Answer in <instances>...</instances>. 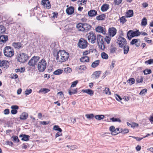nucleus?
Returning <instances> with one entry per match:
<instances>
[{
	"mask_svg": "<svg viewBox=\"0 0 153 153\" xmlns=\"http://www.w3.org/2000/svg\"><path fill=\"white\" fill-rule=\"evenodd\" d=\"M53 54L59 64L67 61L69 56V53L64 50H60L57 53H54Z\"/></svg>",
	"mask_w": 153,
	"mask_h": 153,
	"instance_id": "obj_1",
	"label": "nucleus"
},
{
	"mask_svg": "<svg viewBox=\"0 0 153 153\" xmlns=\"http://www.w3.org/2000/svg\"><path fill=\"white\" fill-rule=\"evenodd\" d=\"M76 27L78 30L83 32H87L91 28L90 25L86 23H79L76 24Z\"/></svg>",
	"mask_w": 153,
	"mask_h": 153,
	"instance_id": "obj_2",
	"label": "nucleus"
},
{
	"mask_svg": "<svg viewBox=\"0 0 153 153\" xmlns=\"http://www.w3.org/2000/svg\"><path fill=\"white\" fill-rule=\"evenodd\" d=\"M16 58L18 61L23 63L26 62L29 57L27 54L25 53H19L17 54Z\"/></svg>",
	"mask_w": 153,
	"mask_h": 153,
	"instance_id": "obj_3",
	"label": "nucleus"
},
{
	"mask_svg": "<svg viewBox=\"0 0 153 153\" xmlns=\"http://www.w3.org/2000/svg\"><path fill=\"white\" fill-rule=\"evenodd\" d=\"M4 56L8 57H11L14 54L13 49L10 46L5 47L4 49Z\"/></svg>",
	"mask_w": 153,
	"mask_h": 153,
	"instance_id": "obj_4",
	"label": "nucleus"
},
{
	"mask_svg": "<svg viewBox=\"0 0 153 153\" xmlns=\"http://www.w3.org/2000/svg\"><path fill=\"white\" fill-rule=\"evenodd\" d=\"M47 62L44 59H42L38 62L37 65L38 69L40 72L44 71L46 68Z\"/></svg>",
	"mask_w": 153,
	"mask_h": 153,
	"instance_id": "obj_5",
	"label": "nucleus"
},
{
	"mask_svg": "<svg viewBox=\"0 0 153 153\" xmlns=\"http://www.w3.org/2000/svg\"><path fill=\"white\" fill-rule=\"evenodd\" d=\"M39 59L40 57L38 56H34L28 62V64L29 66L31 68H34L35 65L36 64Z\"/></svg>",
	"mask_w": 153,
	"mask_h": 153,
	"instance_id": "obj_6",
	"label": "nucleus"
},
{
	"mask_svg": "<svg viewBox=\"0 0 153 153\" xmlns=\"http://www.w3.org/2000/svg\"><path fill=\"white\" fill-rule=\"evenodd\" d=\"M86 36L89 42L93 44L95 42L96 37L95 33L92 31H91L87 33Z\"/></svg>",
	"mask_w": 153,
	"mask_h": 153,
	"instance_id": "obj_7",
	"label": "nucleus"
},
{
	"mask_svg": "<svg viewBox=\"0 0 153 153\" xmlns=\"http://www.w3.org/2000/svg\"><path fill=\"white\" fill-rule=\"evenodd\" d=\"M97 41L100 48L101 50H104L105 47L104 45L103 36L100 35H97Z\"/></svg>",
	"mask_w": 153,
	"mask_h": 153,
	"instance_id": "obj_8",
	"label": "nucleus"
},
{
	"mask_svg": "<svg viewBox=\"0 0 153 153\" xmlns=\"http://www.w3.org/2000/svg\"><path fill=\"white\" fill-rule=\"evenodd\" d=\"M88 43L87 41L84 38H81L78 43V46L81 49H85L88 46Z\"/></svg>",
	"mask_w": 153,
	"mask_h": 153,
	"instance_id": "obj_9",
	"label": "nucleus"
},
{
	"mask_svg": "<svg viewBox=\"0 0 153 153\" xmlns=\"http://www.w3.org/2000/svg\"><path fill=\"white\" fill-rule=\"evenodd\" d=\"M117 43L120 47H123V46L127 44V42L126 39L123 37L120 36L117 40Z\"/></svg>",
	"mask_w": 153,
	"mask_h": 153,
	"instance_id": "obj_10",
	"label": "nucleus"
},
{
	"mask_svg": "<svg viewBox=\"0 0 153 153\" xmlns=\"http://www.w3.org/2000/svg\"><path fill=\"white\" fill-rule=\"evenodd\" d=\"M41 4L45 9H49L51 8V5L49 0H42Z\"/></svg>",
	"mask_w": 153,
	"mask_h": 153,
	"instance_id": "obj_11",
	"label": "nucleus"
},
{
	"mask_svg": "<svg viewBox=\"0 0 153 153\" xmlns=\"http://www.w3.org/2000/svg\"><path fill=\"white\" fill-rule=\"evenodd\" d=\"M96 31L103 35L106 34V29L105 26H98L95 28Z\"/></svg>",
	"mask_w": 153,
	"mask_h": 153,
	"instance_id": "obj_12",
	"label": "nucleus"
},
{
	"mask_svg": "<svg viewBox=\"0 0 153 153\" xmlns=\"http://www.w3.org/2000/svg\"><path fill=\"white\" fill-rule=\"evenodd\" d=\"M67 7L66 10V12L68 15H71L73 14L74 12V7L70 6L69 7L68 5L66 6Z\"/></svg>",
	"mask_w": 153,
	"mask_h": 153,
	"instance_id": "obj_13",
	"label": "nucleus"
},
{
	"mask_svg": "<svg viewBox=\"0 0 153 153\" xmlns=\"http://www.w3.org/2000/svg\"><path fill=\"white\" fill-rule=\"evenodd\" d=\"M117 30L115 27H112L109 28L108 29V33L109 35L112 37L114 36L117 33Z\"/></svg>",
	"mask_w": 153,
	"mask_h": 153,
	"instance_id": "obj_14",
	"label": "nucleus"
},
{
	"mask_svg": "<svg viewBox=\"0 0 153 153\" xmlns=\"http://www.w3.org/2000/svg\"><path fill=\"white\" fill-rule=\"evenodd\" d=\"M140 35V32L138 30L133 31L132 30H130L128 32V36L131 37H133L135 36H138Z\"/></svg>",
	"mask_w": 153,
	"mask_h": 153,
	"instance_id": "obj_15",
	"label": "nucleus"
},
{
	"mask_svg": "<svg viewBox=\"0 0 153 153\" xmlns=\"http://www.w3.org/2000/svg\"><path fill=\"white\" fill-rule=\"evenodd\" d=\"M9 65V62L6 60L0 61V66L4 68H7Z\"/></svg>",
	"mask_w": 153,
	"mask_h": 153,
	"instance_id": "obj_16",
	"label": "nucleus"
},
{
	"mask_svg": "<svg viewBox=\"0 0 153 153\" xmlns=\"http://www.w3.org/2000/svg\"><path fill=\"white\" fill-rule=\"evenodd\" d=\"M8 39V37L7 35H2L0 36V43L1 44H4Z\"/></svg>",
	"mask_w": 153,
	"mask_h": 153,
	"instance_id": "obj_17",
	"label": "nucleus"
},
{
	"mask_svg": "<svg viewBox=\"0 0 153 153\" xmlns=\"http://www.w3.org/2000/svg\"><path fill=\"white\" fill-rule=\"evenodd\" d=\"M101 73V71H100L94 72L92 75V78L93 79H96L99 77Z\"/></svg>",
	"mask_w": 153,
	"mask_h": 153,
	"instance_id": "obj_18",
	"label": "nucleus"
},
{
	"mask_svg": "<svg viewBox=\"0 0 153 153\" xmlns=\"http://www.w3.org/2000/svg\"><path fill=\"white\" fill-rule=\"evenodd\" d=\"M12 46L15 49H19L23 47V45L19 42H14L12 43Z\"/></svg>",
	"mask_w": 153,
	"mask_h": 153,
	"instance_id": "obj_19",
	"label": "nucleus"
},
{
	"mask_svg": "<svg viewBox=\"0 0 153 153\" xmlns=\"http://www.w3.org/2000/svg\"><path fill=\"white\" fill-rule=\"evenodd\" d=\"M80 61L81 62L83 63L88 62L90 61V58L89 57L87 56H84L80 58Z\"/></svg>",
	"mask_w": 153,
	"mask_h": 153,
	"instance_id": "obj_20",
	"label": "nucleus"
},
{
	"mask_svg": "<svg viewBox=\"0 0 153 153\" xmlns=\"http://www.w3.org/2000/svg\"><path fill=\"white\" fill-rule=\"evenodd\" d=\"M19 137H22L21 140L24 141H28L29 140L30 136L25 134H21L19 135Z\"/></svg>",
	"mask_w": 153,
	"mask_h": 153,
	"instance_id": "obj_21",
	"label": "nucleus"
},
{
	"mask_svg": "<svg viewBox=\"0 0 153 153\" xmlns=\"http://www.w3.org/2000/svg\"><path fill=\"white\" fill-rule=\"evenodd\" d=\"M97 11L94 10H91L88 12V15L91 17L95 16L97 15Z\"/></svg>",
	"mask_w": 153,
	"mask_h": 153,
	"instance_id": "obj_22",
	"label": "nucleus"
},
{
	"mask_svg": "<svg viewBox=\"0 0 153 153\" xmlns=\"http://www.w3.org/2000/svg\"><path fill=\"white\" fill-rule=\"evenodd\" d=\"M109 5L107 4H104L101 6V10L102 12H105L109 8Z\"/></svg>",
	"mask_w": 153,
	"mask_h": 153,
	"instance_id": "obj_23",
	"label": "nucleus"
},
{
	"mask_svg": "<svg viewBox=\"0 0 153 153\" xmlns=\"http://www.w3.org/2000/svg\"><path fill=\"white\" fill-rule=\"evenodd\" d=\"M82 91L83 93H86L91 96L93 95L94 93V91L90 89L82 90Z\"/></svg>",
	"mask_w": 153,
	"mask_h": 153,
	"instance_id": "obj_24",
	"label": "nucleus"
},
{
	"mask_svg": "<svg viewBox=\"0 0 153 153\" xmlns=\"http://www.w3.org/2000/svg\"><path fill=\"white\" fill-rule=\"evenodd\" d=\"M68 94L70 95L75 94L77 93V88H76L74 89H72V88L71 89V88L68 90Z\"/></svg>",
	"mask_w": 153,
	"mask_h": 153,
	"instance_id": "obj_25",
	"label": "nucleus"
},
{
	"mask_svg": "<svg viewBox=\"0 0 153 153\" xmlns=\"http://www.w3.org/2000/svg\"><path fill=\"white\" fill-rule=\"evenodd\" d=\"M133 11L132 10H129L126 13V17H130L133 16Z\"/></svg>",
	"mask_w": 153,
	"mask_h": 153,
	"instance_id": "obj_26",
	"label": "nucleus"
},
{
	"mask_svg": "<svg viewBox=\"0 0 153 153\" xmlns=\"http://www.w3.org/2000/svg\"><path fill=\"white\" fill-rule=\"evenodd\" d=\"M123 49V53L125 54H126L128 53L129 49V47L127 45H126L123 46V47H121Z\"/></svg>",
	"mask_w": 153,
	"mask_h": 153,
	"instance_id": "obj_27",
	"label": "nucleus"
},
{
	"mask_svg": "<svg viewBox=\"0 0 153 153\" xmlns=\"http://www.w3.org/2000/svg\"><path fill=\"white\" fill-rule=\"evenodd\" d=\"M28 117V114L25 112H23L20 116V119L22 120H25Z\"/></svg>",
	"mask_w": 153,
	"mask_h": 153,
	"instance_id": "obj_28",
	"label": "nucleus"
},
{
	"mask_svg": "<svg viewBox=\"0 0 153 153\" xmlns=\"http://www.w3.org/2000/svg\"><path fill=\"white\" fill-rule=\"evenodd\" d=\"M100 61L97 60L94 62L92 64L91 67L93 68H95L99 65Z\"/></svg>",
	"mask_w": 153,
	"mask_h": 153,
	"instance_id": "obj_29",
	"label": "nucleus"
},
{
	"mask_svg": "<svg viewBox=\"0 0 153 153\" xmlns=\"http://www.w3.org/2000/svg\"><path fill=\"white\" fill-rule=\"evenodd\" d=\"M130 44L132 45L135 44L137 47H139L140 45V43H138V40L136 39H133L131 41Z\"/></svg>",
	"mask_w": 153,
	"mask_h": 153,
	"instance_id": "obj_30",
	"label": "nucleus"
},
{
	"mask_svg": "<svg viewBox=\"0 0 153 153\" xmlns=\"http://www.w3.org/2000/svg\"><path fill=\"white\" fill-rule=\"evenodd\" d=\"M87 68L86 66L85 65H81L79 67H78L76 69L77 70L80 71H85Z\"/></svg>",
	"mask_w": 153,
	"mask_h": 153,
	"instance_id": "obj_31",
	"label": "nucleus"
},
{
	"mask_svg": "<svg viewBox=\"0 0 153 153\" xmlns=\"http://www.w3.org/2000/svg\"><path fill=\"white\" fill-rule=\"evenodd\" d=\"M105 17V15L104 14H102L97 16L96 19L98 20H104Z\"/></svg>",
	"mask_w": 153,
	"mask_h": 153,
	"instance_id": "obj_32",
	"label": "nucleus"
},
{
	"mask_svg": "<svg viewBox=\"0 0 153 153\" xmlns=\"http://www.w3.org/2000/svg\"><path fill=\"white\" fill-rule=\"evenodd\" d=\"M126 17L125 16H123L121 17L119 19L120 22L122 24H124L127 21Z\"/></svg>",
	"mask_w": 153,
	"mask_h": 153,
	"instance_id": "obj_33",
	"label": "nucleus"
},
{
	"mask_svg": "<svg viewBox=\"0 0 153 153\" xmlns=\"http://www.w3.org/2000/svg\"><path fill=\"white\" fill-rule=\"evenodd\" d=\"M105 117L103 115H97L95 116V118L97 120H100L104 119Z\"/></svg>",
	"mask_w": 153,
	"mask_h": 153,
	"instance_id": "obj_34",
	"label": "nucleus"
},
{
	"mask_svg": "<svg viewBox=\"0 0 153 153\" xmlns=\"http://www.w3.org/2000/svg\"><path fill=\"white\" fill-rule=\"evenodd\" d=\"M87 0H79L77 2L79 5H82L86 4Z\"/></svg>",
	"mask_w": 153,
	"mask_h": 153,
	"instance_id": "obj_35",
	"label": "nucleus"
},
{
	"mask_svg": "<svg viewBox=\"0 0 153 153\" xmlns=\"http://www.w3.org/2000/svg\"><path fill=\"white\" fill-rule=\"evenodd\" d=\"M103 92L107 95H110L111 94L110 89L108 88H105L104 90L103 91Z\"/></svg>",
	"mask_w": 153,
	"mask_h": 153,
	"instance_id": "obj_36",
	"label": "nucleus"
},
{
	"mask_svg": "<svg viewBox=\"0 0 153 153\" xmlns=\"http://www.w3.org/2000/svg\"><path fill=\"white\" fill-rule=\"evenodd\" d=\"M63 72V71L62 70L59 69L54 71L53 72V74L56 75H60L62 74Z\"/></svg>",
	"mask_w": 153,
	"mask_h": 153,
	"instance_id": "obj_37",
	"label": "nucleus"
},
{
	"mask_svg": "<svg viewBox=\"0 0 153 153\" xmlns=\"http://www.w3.org/2000/svg\"><path fill=\"white\" fill-rule=\"evenodd\" d=\"M127 82L130 85H132L134 84L135 82V80L134 78L129 79L127 81Z\"/></svg>",
	"mask_w": 153,
	"mask_h": 153,
	"instance_id": "obj_38",
	"label": "nucleus"
},
{
	"mask_svg": "<svg viewBox=\"0 0 153 153\" xmlns=\"http://www.w3.org/2000/svg\"><path fill=\"white\" fill-rule=\"evenodd\" d=\"M101 56L102 58L103 59H107L108 58V55L104 52L101 53Z\"/></svg>",
	"mask_w": 153,
	"mask_h": 153,
	"instance_id": "obj_39",
	"label": "nucleus"
},
{
	"mask_svg": "<svg viewBox=\"0 0 153 153\" xmlns=\"http://www.w3.org/2000/svg\"><path fill=\"white\" fill-rule=\"evenodd\" d=\"M143 77L142 76H138L136 79V81L137 83H142L143 82Z\"/></svg>",
	"mask_w": 153,
	"mask_h": 153,
	"instance_id": "obj_40",
	"label": "nucleus"
},
{
	"mask_svg": "<svg viewBox=\"0 0 153 153\" xmlns=\"http://www.w3.org/2000/svg\"><path fill=\"white\" fill-rule=\"evenodd\" d=\"M85 116L87 119L89 120L92 119L94 117V115L93 114H86Z\"/></svg>",
	"mask_w": 153,
	"mask_h": 153,
	"instance_id": "obj_41",
	"label": "nucleus"
},
{
	"mask_svg": "<svg viewBox=\"0 0 153 153\" xmlns=\"http://www.w3.org/2000/svg\"><path fill=\"white\" fill-rule=\"evenodd\" d=\"M147 20L146 17L143 18L141 22V25L143 26H145L147 24Z\"/></svg>",
	"mask_w": 153,
	"mask_h": 153,
	"instance_id": "obj_42",
	"label": "nucleus"
},
{
	"mask_svg": "<svg viewBox=\"0 0 153 153\" xmlns=\"http://www.w3.org/2000/svg\"><path fill=\"white\" fill-rule=\"evenodd\" d=\"M53 129L55 131H58L59 132H62V129L59 128V126L57 125H55L53 126Z\"/></svg>",
	"mask_w": 153,
	"mask_h": 153,
	"instance_id": "obj_43",
	"label": "nucleus"
},
{
	"mask_svg": "<svg viewBox=\"0 0 153 153\" xmlns=\"http://www.w3.org/2000/svg\"><path fill=\"white\" fill-rule=\"evenodd\" d=\"M110 119L113 122H118L120 123L121 122V120L119 118L112 117V118H110Z\"/></svg>",
	"mask_w": 153,
	"mask_h": 153,
	"instance_id": "obj_44",
	"label": "nucleus"
},
{
	"mask_svg": "<svg viewBox=\"0 0 153 153\" xmlns=\"http://www.w3.org/2000/svg\"><path fill=\"white\" fill-rule=\"evenodd\" d=\"M143 72L144 75H147L151 73L152 71L150 69H146L143 71Z\"/></svg>",
	"mask_w": 153,
	"mask_h": 153,
	"instance_id": "obj_45",
	"label": "nucleus"
},
{
	"mask_svg": "<svg viewBox=\"0 0 153 153\" xmlns=\"http://www.w3.org/2000/svg\"><path fill=\"white\" fill-rule=\"evenodd\" d=\"M129 131L128 129L124 128L123 129L122 128H121V133L123 134L128 133Z\"/></svg>",
	"mask_w": 153,
	"mask_h": 153,
	"instance_id": "obj_46",
	"label": "nucleus"
},
{
	"mask_svg": "<svg viewBox=\"0 0 153 153\" xmlns=\"http://www.w3.org/2000/svg\"><path fill=\"white\" fill-rule=\"evenodd\" d=\"M40 91L45 94L50 91V90L48 88H43L41 89Z\"/></svg>",
	"mask_w": 153,
	"mask_h": 153,
	"instance_id": "obj_47",
	"label": "nucleus"
},
{
	"mask_svg": "<svg viewBox=\"0 0 153 153\" xmlns=\"http://www.w3.org/2000/svg\"><path fill=\"white\" fill-rule=\"evenodd\" d=\"M5 28L2 25H0V33H3L5 31Z\"/></svg>",
	"mask_w": 153,
	"mask_h": 153,
	"instance_id": "obj_48",
	"label": "nucleus"
},
{
	"mask_svg": "<svg viewBox=\"0 0 153 153\" xmlns=\"http://www.w3.org/2000/svg\"><path fill=\"white\" fill-rule=\"evenodd\" d=\"M123 0H114V3L115 5H118L121 4Z\"/></svg>",
	"mask_w": 153,
	"mask_h": 153,
	"instance_id": "obj_49",
	"label": "nucleus"
},
{
	"mask_svg": "<svg viewBox=\"0 0 153 153\" xmlns=\"http://www.w3.org/2000/svg\"><path fill=\"white\" fill-rule=\"evenodd\" d=\"M91 53V50L89 49L88 50H85L82 53V55L84 56H86L88 54H89Z\"/></svg>",
	"mask_w": 153,
	"mask_h": 153,
	"instance_id": "obj_50",
	"label": "nucleus"
},
{
	"mask_svg": "<svg viewBox=\"0 0 153 153\" xmlns=\"http://www.w3.org/2000/svg\"><path fill=\"white\" fill-rule=\"evenodd\" d=\"M78 83V81L77 80L71 83V89L72 87H74L76 86L77 84Z\"/></svg>",
	"mask_w": 153,
	"mask_h": 153,
	"instance_id": "obj_51",
	"label": "nucleus"
},
{
	"mask_svg": "<svg viewBox=\"0 0 153 153\" xmlns=\"http://www.w3.org/2000/svg\"><path fill=\"white\" fill-rule=\"evenodd\" d=\"M64 71L66 73H70L72 71L71 68L68 67L65 68L64 69Z\"/></svg>",
	"mask_w": 153,
	"mask_h": 153,
	"instance_id": "obj_52",
	"label": "nucleus"
},
{
	"mask_svg": "<svg viewBox=\"0 0 153 153\" xmlns=\"http://www.w3.org/2000/svg\"><path fill=\"white\" fill-rule=\"evenodd\" d=\"M105 40L108 44L110 43L111 40V38L108 36H106L105 38Z\"/></svg>",
	"mask_w": 153,
	"mask_h": 153,
	"instance_id": "obj_53",
	"label": "nucleus"
},
{
	"mask_svg": "<svg viewBox=\"0 0 153 153\" xmlns=\"http://www.w3.org/2000/svg\"><path fill=\"white\" fill-rule=\"evenodd\" d=\"M147 92V90L145 88L142 89L140 92L139 93V95H143L145 93H146Z\"/></svg>",
	"mask_w": 153,
	"mask_h": 153,
	"instance_id": "obj_54",
	"label": "nucleus"
},
{
	"mask_svg": "<svg viewBox=\"0 0 153 153\" xmlns=\"http://www.w3.org/2000/svg\"><path fill=\"white\" fill-rule=\"evenodd\" d=\"M115 63V61L114 60H113L111 62V64L110 66V68L111 69H112L114 67V65Z\"/></svg>",
	"mask_w": 153,
	"mask_h": 153,
	"instance_id": "obj_55",
	"label": "nucleus"
},
{
	"mask_svg": "<svg viewBox=\"0 0 153 153\" xmlns=\"http://www.w3.org/2000/svg\"><path fill=\"white\" fill-rule=\"evenodd\" d=\"M32 90L31 89H27L25 91V94L26 95H29L32 92Z\"/></svg>",
	"mask_w": 153,
	"mask_h": 153,
	"instance_id": "obj_56",
	"label": "nucleus"
},
{
	"mask_svg": "<svg viewBox=\"0 0 153 153\" xmlns=\"http://www.w3.org/2000/svg\"><path fill=\"white\" fill-rule=\"evenodd\" d=\"M117 48L114 47H112L110 50V52L111 53H114L116 50Z\"/></svg>",
	"mask_w": 153,
	"mask_h": 153,
	"instance_id": "obj_57",
	"label": "nucleus"
},
{
	"mask_svg": "<svg viewBox=\"0 0 153 153\" xmlns=\"http://www.w3.org/2000/svg\"><path fill=\"white\" fill-rule=\"evenodd\" d=\"M13 140L16 142L17 143L19 141V140L18 139V137L17 136H15L13 137Z\"/></svg>",
	"mask_w": 153,
	"mask_h": 153,
	"instance_id": "obj_58",
	"label": "nucleus"
},
{
	"mask_svg": "<svg viewBox=\"0 0 153 153\" xmlns=\"http://www.w3.org/2000/svg\"><path fill=\"white\" fill-rule=\"evenodd\" d=\"M18 77V76L16 74H13L12 76L10 77L12 79H16Z\"/></svg>",
	"mask_w": 153,
	"mask_h": 153,
	"instance_id": "obj_59",
	"label": "nucleus"
},
{
	"mask_svg": "<svg viewBox=\"0 0 153 153\" xmlns=\"http://www.w3.org/2000/svg\"><path fill=\"white\" fill-rule=\"evenodd\" d=\"M146 63H147L149 64H153V59H150L145 62Z\"/></svg>",
	"mask_w": 153,
	"mask_h": 153,
	"instance_id": "obj_60",
	"label": "nucleus"
},
{
	"mask_svg": "<svg viewBox=\"0 0 153 153\" xmlns=\"http://www.w3.org/2000/svg\"><path fill=\"white\" fill-rule=\"evenodd\" d=\"M62 135V132H59H59H57L55 136V138H56L57 137H58L59 136H61Z\"/></svg>",
	"mask_w": 153,
	"mask_h": 153,
	"instance_id": "obj_61",
	"label": "nucleus"
},
{
	"mask_svg": "<svg viewBox=\"0 0 153 153\" xmlns=\"http://www.w3.org/2000/svg\"><path fill=\"white\" fill-rule=\"evenodd\" d=\"M115 129V127L113 126H111L109 128V130L111 132V134L113 132V131Z\"/></svg>",
	"mask_w": 153,
	"mask_h": 153,
	"instance_id": "obj_62",
	"label": "nucleus"
},
{
	"mask_svg": "<svg viewBox=\"0 0 153 153\" xmlns=\"http://www.w3.org/2000/svg\"><path fill=\"white\" fill-rule=\"evenodd\" d=\"M9 110L8 109H6L4 110V113L5 114H8L9 113Z\"/></svg>",
	"mask_w": 153,
	"mask_h": 153,
	"instance_id": "obj_63",
	"label": "nucleus"
},
{
	"mask_svg": "<svg viewBox=\"0 0 153 153\" xmlns=\"http://www.w3.org/2000/svg\"><path fill=\"white\" fill-rule=\"evenodd\" d=\"M11 112L12 114H16L17 111L16 110L12 109L11 111Z\"/></svg>",
	"mask_w": 153,
	"mask_h": 153,
	"instance_id": "obj_64",
	"label": "nucleus"
}]
</instances>
